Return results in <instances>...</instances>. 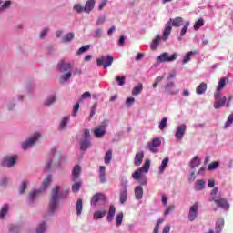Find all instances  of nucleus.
<instances>
[{"instance_id":"f257e3e1","label":"nucleus","mask_w":233,"mask_h":233,"mask_svg":"<svg viewBox=\"0 0 233 233\" xmlns=\"http://www.w3.org/2000/svg\"><path fill=\"white\" fill-rule=\"evenodd\" d=\"M61 199V187L55 186L51 190V198L48 205L49 214H56L59 210V200Z\"/></svg>"},{"instance_id":"f03ea898","label":"nucleus","mask_w":233,"mask_h":233,"mask_svg":"<svg viewBox=\"0 0 233 233\" xmlns=\"http://www.w3.org/2000/svg\"><path fill=\"white\" fill-rule=\"evenodd\" d=\"M50 183H52V175H47L39 189H32L29 192L27 198L29 205H33L34 201L46 190L47 187H50Z\"/></svg>"},{"instance_id":"7ed1b4c3","label":"nucleus","mask_w":233,"mask_h":233,"mask_svg":"<svg viewBox=\"0 0 233 233\" xmlns=\"http://www.w3.org/2000/svg\"><path fill=\"white\" fill-rule=\"evenodd\" d=\"M181 25H183V17L177 16L175 18H170L165 25L163 39H168V35H170V33L172 32V26H174V28H179Z\"/></svg>"},{"instance_id":"20e7f679","label":"nucleus","mask_w":233,"mask_h":233,"mask_svg":"<svg viewBox=\"0 0 233 233\" xmlns=\"http://www.w3.org/2000/svg\"><path fill=\"white\" fill-rule=\"evenodd\" d=\"M18 159L19 157L17 155H7L3 157L1 165L2 167H6L7 168H14Z\"/></svg>"},{"instance_id":"39448f33","label":"nucleus","mask_w":233,"mask_h":233,"mask_svg":"<svg viewBox=\"0 0 233 233\" xmlns=\"http://www.w3.org/2000/svg\"><path fill=\"white\" fill-rule=\"evenodd\" d=\"M39 137H41V134L35 133L30 136L25 141L22 143L23 150H28V148H32L34 145H35L36 141H39Z\"/></svg>"},{"instance_id":"423d86ee","label":"nucleus","mask_w":233,"mask_h":233,"mask_svg":"<svg viewBox=\"0 0 233 233\" xmlns=\"http://www.w3.org/2000/svg\"><path fill=\"white\" fill-rule=\"evenodd\" d=\"M150 170V160H146L144 166L132 174L133 179H139L141 174H147Z\"/></svg>"},{"instance_id":"0eeeda50","label":"nucleus","mask_w":233,"mask_h":233,"mask_svg":"<svg viewBox=\"0 0 233 233\" xmlns=\"http://www.w3.org/2000/svg\"><path fill=\"white\" fill-rule=\"evenodd\" d=\"M161 147V139L159 137L153 138L151 142L147 143V148L153 154L159 152Z\"/></svg>"},{"instance_id":"6e6552de","label":"nucleus","mask_w":233,"mask_h":233,"mask_svg":"<svg viewBox=\"0 0 233 233\" xmlns=\"http://www.w3.org/2000/svg\"><path fill=\"white\" fill-rule=\"evenodd\" d=\"M177 59V54L174 53L170 56V54L165 52L160 54L158 56L159 63H171L172 61H176Z\"/></svg>"},{"instance_id":"1a4fd4ad","label":"nucleus","mask_w":233,"mask_h":233,"mask_svg":"<svg viewBox=\"0 0 233 233\" xmlns=\"http://www.w3.org/2000/svg\"><path fill=\"white\" fill-rule=\"evenodd\" d=\"M114 63V56L112 55H108L106 58L102 56L96 60V64L98 66H104V68L106 69Z\"/></svg>"},{"instance_id":"9d476101","label":"nucleus","mask_w":233,"mask_h":233,"mask_svg":"<svg viewBox=\"0 0 233 233\" xmlns=\"http://www.w3.org/2000/svg\"><path fill=\"white\" fill-rule=\"evenodd\" d=\"M88 149V129H85L84 134L80 137V150L86 152Z\"/></svg>"},{"instance_id":"9b49d317","label":"nucleus","mask_w":233,"mask_h":233,"mask_svg":"<svg viewBox=\"0 0 233 233\" xmlns=\"http://www.w3.org/2000/svg\"><path fill=\"white\" fill-rule=\"evenodd\" d=\"M198 212H199V202H195L189 208L188 219L194 221L198 218Z\"/></svg>"},{"instance_id":"f8f14e48","label":"nucleus","mask_w":233,"mask_h":233,"mask_svg":"<svg viewBox=\"0 0 233 233\" xmlns=\"http://www.w3.org/2000/svg\"><path fill=\"white\" fill-rule=\"evenodd\" d=\"M210 201H214L217 207H220V208H224V210H228L230 208V204L225 198H213Z\"/></svg>"},{"instance_id":"ddd939ff","label":"nucleus","mask_w":233,"mask_h":233,"mask_svg":"<svg viewBox=\"0 0 233 233\" xmlns=\"http://www.w3.org/2000/svg\"><path fill=\"white\" fill-rule=\"evenodd\" d=\"M57 102V96L56 94L48 95L45 100L43 101L44 106H46L49 108V106H52V105H56Z\"/></svg>"},{"instance_id":"4468645a","label":"nucleus","mask_w":233,"mask_h":233,"mask_svg":"<svg viewBox=\"0 0 233 233\" xmlns=\"http://www.w3.org/2000/svg\"><path fill=\"white\" fill-rule=\"evenodd\" d=\"M81 166L79 165H76L73 167L71 173V181L76 182L81 180V178H79L81 177Z\"/></svg>"},{"instance_id":"2eb2a0df","label":"nucleus","mask_w":233,"mask_h":233,"mask_svg":"<svg viewBox=\"0 0 233 233\" xmlns=\"http://www.w3.org/2000/svg\"><path fill=\"white\" fill-rule=\"evenodd\" d=\"M105 201H106V196L103 193H96L91 198L90 203L91 205H97V203H105Z\"/></svg>"},{"instance_id":"dca6fc26","label":"nucleus","mask_w":233,"mask_h":233,"mask_svg":"<svg viewBox=\"0 0 233 233\" xmlns=\"http://www.w3.org/2000/svg\"><path fill=\"white\" fill-rule=\"evenodd\" d=\"M165 91L171 96H176L179 94V89L176 88V84L174 82L167 83L165 86Z\"/></svg>"},{"instance_id":"f3484780","label":"nucleus","mask_w":233,"mask_h":233,"mask_svg":"<svg viewBox=\"0 0 233 233\" xmlns=\"http://www.w3.org/2000/svg\"><path fill=\"white\" fill-rule=\"evenodd\" d=\"M57 68L61 74H66L68 72H72V65L66 62H59L57 65Z\"/></svg>"},{"instance_id":"a211bd4d","label":"nucleus","mask_w":233,"mask_h":233,"mask_svg":"<svg viewBox=\"0 0 233 233\" xmlns=\"http://www.w3.org/2000/svg\"><path fill=\"white\" fill-rule=\"evenodd\" d=\"M186 132H187V125L185 124L180 125L175 133L176 139H177L178 141H181Z\"/></svg>"},{"instance_id":"6ab92c4d","label":"nucleus","mask_w":233,"mask_h":233,"mask_svg":"<svg viewBox=\"0 0 233 233\" xmlns=\"http://www.w3.org/2000/svg\"><path fill=\"white\" fill-rule=\"evenodd\" d=\"M73 10L76 14H83V12H88V1L86 2L85 5L81 4H75L73 6Z\"/></svg>"},{"instance_id":"aec40b11","label":"nucleus","mask_w":233,"mask_h":233,"mask_svg":"<svg viewBox=\"0 0 233 233\" xmlns=\"http://www.w3.org/2000/svg\"><path fill=\"white\" fill-rule=\"evenodd\" d=\"M144 157H145V152L139 151L138 153H137L135 156V161H134L135 167H141Z\"/></svg>"},{"instance_id":"412c9836","label":"nucleus","mask_w":233,"mask_h":233,"mask_svg":"<svg viewBox=\"0 0 233 233\" xmlns=\"http://www.w3.org/2000/svg\"><path fill=\"white\" fill-rule=\"evenodd\" d=\"M225 103H227V96H223L222 98L218 99H215V103L213 105L214 108H216V110H219V108H223V106H225Z\"/></svg>"},{"instance_id":"4be33fe9","label":"nucleus","mask_w":233,"mask_h":233,"mask_svg":"<svg viewBox=\"0 0 233 233\" xmlns=\"http://www.w3.org/2000/svg\"><path fill=\"white\" fill-rule=\"evenodd\" d=\"M68 123H70V116H64L60 121L58 130H66Z\"/></svg>"},{"instance_id":"5701e85b","label":"nucleus","mask_w":233,"mask_h":233,"mask_svg":"<svg viewBox=\"0 0 233 233\" xmlns=\"http://www.w3.org/2000/svg\"><path fill=\"white\" fill-rule=\"evenodd\" d=\"M223 227H225V219L223 218H218L215 226L216 233H220L223 230Z\"/></svg>"},{"instance_id":"b1692460","label":"nucleus","mask_w":233,"mask_h":233,"mask_svg":"<svg viewBox=\"0 0 233 233\" xmlns=\"http://www.w3.org/2000/svg\"><path fill=\"white\" fill-rule=\"evenodd\" d=\"M128 197V191L127 189V186H124V188L119 193V201L122 203V205H125L127 202V198Z\"/></svg>"},{"instance_id":"393cba45","label":"nucleus","mask_w":233,"mask_h":233,"mask_svg":"<svg viewBox=\"0 0 233 233\" xmlns=\"http://www.w3.org/2000/svg\"><path fill=\"white\" fill-rule=\"evenodd\" d=\"M106 214H108L106 209L97 210L94 213L93 218L97 221V219H103Z\"/></svg>"},{"instance_id":"a878e982","label":"nucleus","mask_w":233,"mask_h":233,"mask_svg":"<svg viewBox=\"0 0 233 233\" xmlns=\"http://www.w3.org/2000/svg\"><path fill=\"white\" fill-rule=\"evenodd\" d=\"M114 216H116V206L111 205L109 207V211H108L107 217H106V220L108 221V223H112V221L114 219Z\"/></svg>"},{"instance_id":"bb28decb","label":"nucleus","mask_w":233,"mask_h":233,"mask_svg":"<svg viewBox=\"0 0 233 233\" xmlns=\"http://www.w3.org/2000/svg\"><path fill=\"white\" fill-rule=\"evenodd\" d=\"M46 228H48V225L46 221L40 222L35 228V233H45L46 232Z\"/></svg>"},{"instance_id":"cd10ccee","label":"nucleus","mask_w":233,"mask_h":233,"mask_svg":"<svg viewBox=\"0 0 233 233\" xmlns=\"http://www.w3.org/2000/svg\"><path fill=\"white\" fill-rule=\"evenodd\" d=\"M95 137L101 138L106 134V130L101 126L94 130Z\"/></svg>"},{"instance_id":"c85d7f7f","label":"nucleus","mask_w":233,"mask_h":233,"mask_svg":"<svg viewBox=\"0 0 233 233\" xmlns=\"http://www.w3.org/2000/svg\"><path fill=\"white\" fill-rule=\"evenodd\" d=\"M70 77H72V71H68L67 73H64L59 78V83L61 85H65L67 81H70Z\"/></svg>"},{"instance_id":"c756f323","label":"nucleus","mask_w":233,"mask_h":233,"mask_svg":"<svg viewBox=\"0 0 233 233\" xmlns=\"http://www.w3.org/2000/svg\"><path fill=\"white\" fill-rule=\"evenodd\" d=\"M71 190L74 194H77L79 190H81V187H83V181L76 180V182H73Z\"/></svg>"},{"instance_id":"7c9ffc66","label":"nucleus","mask_w":233,"mask_h":233,"mask_svg":"<svg viewBox=\"0 0 233 233\" xmlns=\"http://www.w3.org/2000/svg\"><path fill=\"white\" fill-rule=\"evenodd\" d=\"M207 88H208L207 83L202 82L196 88V94H198V96H201L202 94H205V92H207Z\"/></svg>"},{"instance_id":"2f4dec72","label":"nucleus","mask_w":233,"mask_h":233,"mask_svg":"<svg viewBox=\"0 0 233 233\" xmlns=\"http://www.w3.org/2000/svg\"><path fill=\"white\" fill-rule=\"evenodd\" d=\"M8 233H21V227L15 225V224H9L7 226Z\"/></svg>"},{"instance_id":"473e14b6","label":"nucleus","mask_w":233,"mask_h":233,"mask_svg":"<svg viewBox=\"0 0 233 233\" xmlns=\"http://www.w3.org/2000/svg\"><path fill=\"white\" fill-rule=\"evenodd\" d=\"M135 198L137 200L143 199V187L141 186L135 187Z\"/></svg>"},{"instance_id":"72a5a7b5","label":"nucleus","mask_w":233,"mask_h":233,"mask_svg":"<svg viewBox=\"0 0 233 233\" xmlns=\"http://www.w3.org/2000/svg\"><path fill=\"white\" fill-rule=\"evenodd\" d=\"M76 212L77 216H80L83 212V200L79 198L76 203Z\"/></svg>"},{"instance_id":"f704fd0d","label":"nucleus","mask_w":233,"mask_h":233,"mask_svg":"<svg viewBox=\"0 0 233 233\" xmlns=\"http://www.w3.org/2000/svg\"><path fill=\"white\" fill-rule=\"evenodd\" d=\"M168 161H170V159L168 157H166L163 159L160 167H159V174H163V172H165V169L167 168V167H168Z\"/></svg>"},{"instance_id":"c9c22d12","label":"nucleus","mask_w":233,"mask_h":233,"mask_svg":"<svg viewBox=\"0 0 233 233\" xmlns=\"http://www.w3.org/2000/svg\"><path fill=\"white\" fill-rule=\"evenodd\" d=\"M206 185H207V182H205L204 180H197L195 183V190L197 191L203 190Z\"/></svg>"},{"instance_id":"e433bc0d","label":"nucleus","mask_w":233,"mask_h":233,"mask_svg":"<svg viewBox=\"0 0 233 233\" xmlns=\"http://www.w3.org/2000/svg\"><path fill=\"white\" fill-rule=\"evenodd\" d=\"M143 92V84L139 83L137 86H136L132 90V96H139Z\"/></svg>"},{"instance_id":"4c0bfd02","label":"nucleus","mask_w":233,"mask_h":233,"mask_svg":"<svg viewBox=\"0 0 233 233\" xmlns=\"http://www.w3.org/2000/svg\"><path fill=\"white\" fill-rule=\"evenodd\" d=\"M10 207L8 206V204H5L1 210H0V219H4V218L6 217V214H8V210H9Z\"/></svg>"},{"instance_id":"58836bf2","label":"nucleus","mask_w":233,"mask_h":233,"mask_svg":"<svg viewBox=\"0 0 233 233\" xmlns=\"http://www.w3.org/2000/svg\"><path fill=\"white\" fill-rule=\"evenodd\" d=\"M74 37V33H67L61 38V43H70Z\"/></svg>"},{"instance_id":"ea45409f","label":"nucleus","mask_w":233,"mask_h":233,"mask_svg":"<svg viewBox=\"0 0 233 233\" xmlns=\"http://www.w3.org/2000/svg\"><path fill=\"white\" fill-rule=\"evenodd\" d=\"M111 161H112V149H109L105 155L104 163L105 165H110Z\"/></svg>"},{"instance_id":"a19ab883","label":"nucleus","mask_w":233,"mask_h":233,"mask_svg":"<svg viewBox=\"0 0 233 233\" xmlns=\"http://www.w3.org/2000/svg\"><path fill=\"white\" fill-rule=\"evenodd\" d=\"M160 41H161V35H158L151 43V50H156V48L159 46Z\"/></svg>"},{"instance_id":"79ce46f5","label":"nucleus","mask_w":233,"mask_h":233,"mask_svg":"<svg viewBox=\"0 0 233 233\" xmlns=\"http://www.w3.org/2000/svg\"><path fill=\"white\" fill-rule=\"evenodd\" d=\"M30 184V181H28L27 179L23 180L20 187H19V194H23L25 192V190H26V187H28V185Z\"/></svg>"},{"instance_id":"37998d69","label":"nucleus","mask_w":233,"mask_h":233,"mask_svg":"<svg viewBox=\"0 0 233 233\" xmlns=\"http://www.w3.org/2000/svg\"><path fill=\"white\" fill-rule=\"evenodd\" d=\"M201 165V162L199 161V157L196 156L190 162V167L196 168L197 167H199Z\"/></svg>"},{"instance_id":"c03bdc74","label":"nucleus","mask_w":233,"mask_h":233,"mask_svg":"<svg viewBox=\"0 0 233 233\" xmlns=\"http://www.w3.org/2000/svg\"><path fill=\"white\" fill-rule=\"evenodd\" d=\"M232 123H233V113H231L228 116V119L226 121V123L224 124L223 126V128L224 130L228 128L229 127L232 126Z\"/></svg>"},{"instance_id":"a18cd8bd","label":"nucleus","mask_w":233,"mask_h":233,"mask_svg":"<svg viewBox=\"0 0 233 233\" xmlns=\"http://www.w3.org/2000/svg\"><path fill=\"white\" fill-rule=\"evenodd\" d=\"M8 183H10V178H8V177H3L0 179V187H2V188H6V187H8Z\"/></svg>"},{"instance_id":"49530a36","label":"nucleus","mask_w":233,"mask_h":233,"mask_svg":"<svg viewBox=\"0 0 233 233\" xmlns=\"http://www.w3.org/2000/svg\"><path fill=\"white\" fill-rule=\"evenodd\" d=\"M11 5V1H5L4 4L2 2V4L0 5V12H5V10H8V8H10Z\"/></svg>"},{"instance_id":"de8ad7c7","label":"nucleus","mask_w":233,"mask_h":233,"mask_svg":"<svg viewBox=\"0 0 233 233\" xmlns=\"http://www.w3.org/2000/svg\"><path fill=\"white\" fill-rule=\"evenodd\" d=\"M7 110H14L15 108V100L8 99L5 101Z\"/></svg>"},{"instance_id":"09e8293b","label":"nucleus","mask_w":233,"mask_h":233,"mask_svg":"<svg viewBox=\"0 0 233 233\" xmlns=\"http://www.w3.org/2000/svg\"><path fill=\"white\" fill-rule=\"evenodd\" d=\"M205 25V20L203 18L198 19L197 22L194 24V30L198 31L201 26Z\"/></svg>"},{"instance_id":"8fccbe9b","label":"nucleus","mask_w":233,"mask_h":233,"mask_svg":"<svg viewBox=\"0 0 233 233\" xmlns=\"http://www.w3.org/2000/svg\"><path fill=\"white\" fill-rule=\"evenodd\" d=\"M188 26H190V21H187L185 23V25H183V27L180 31L181 37H183V35H185V34H187V32L188 31Z\"/></svg>"},{"instance_id":"3c124183","label":"nucleus","mask_w":233,"mask_h":233,"mask_svg":"<svg viewBox=\"0 0 233 233\" xmlns=\"http://www.w3.org/2000/svg\"><path fill=\"white\" fill-rule=\"evenodd\" d=\"M194 54H196V51H190L187 53V55L184 56L183 64L186 65V63H188V61H190V57H192Z\"/></svg>"},{"instance_id":"603ef678","label":"nucleus","mask_w":233,"mask_h":233,"mask_svg":"<svg viewBox=\"0 0 233 233\" xmlns=\"http://www.w3.org/2000/svg\"><path fill=\"white\" fill-rule=\"evenodd\" d=\"M88 99V91L85 92L79 98L78 102L79 105H83L85 101Z\"/></svg>"},{"instance_id":"864d4df0","label":"nucleus","mask_w":233,"mask_h":233,"mask_svg":"<svg viewBox=\"0 0 233 233\" xmlns=\"http://www.w3.org/2000/svg\"><path fill=\"white\" fill-rule=\"evenodd\" d=\"M123 223V212L118 213L116 217V227H119Z\"/></svg>"},{"instance_id":"5fc2aeb1","label":"nucleus","mask_w":233,"mask_h":233,"mask_svg":"<svg viewBox=\"0 0 233 233\" xmlns=\"http://www.w3.org/2000/svg\"><path fill=\"white\" fill-rule=\"evenodd\" d=\"M163 79H165V76H157L155 79V82L153 83V88H157V86H159V83H161Z\"/></svg>"},{"instance_id":"6e6d98bb","label":"nucleus","mask_w":233,"mask_h":233,"mask_svg":"<svg viewBox=\"0 0 233 233\" xmlns=\"http://www.w3.org/2000/svg\"><path fill=\"white\" fill-rule=\"evenodd\" d=\"M225 85H227V79L221 78L217 88L218 90H223L225 88Z\"/></svg>"},{"instance_id":"4d7b16f0","label":"nucleus","mask_w":233,"mask_h":233,"mask_svg":"<svg viewBox=\"0 0 233 233\" xmlns=\"http://www.w3.org/2000/svg\"><path fill=\"white\" fill-rule=\"evenodd\" d=\"M218 167H219V162H212L208 166V170H216V168H218Z\"/></svg>"},{"instance_id":"13d9d810","label":"nucleus","mask_w":233,"mask_h":233,"mask_svg":"<svg viewBox=\"0 0 233 233\" xmlns=\"http://www.w3.org/2000/svg\"><path fill=\"white\" fill-rule=\"evenodd\" d=\"M136 101V98H134L133 96L127 97L126 100V105L128 108H130V106H132V105H134Z\"/></svg>"},{"instance_id":"bf43d9fd","label":"nucleus","mask_w":233,"mask_h":233,"mask_svg":"<svg viewBox=\"0 0 233 233\" xmlns=\"http://www.w3.org/2000/svg\"><path fill=\"white\" fill-rule=\"evenodd\" d=\"M167 117L162 118V120L159 123V129L165 130V128L167 127Z\"/></svg>"},{"instance_id":"052dcab7","label":"nucleus","mask_w":233,"mask_h":233,"mask_svg":"<svg viewBox=\"0 0 233 233\" xmlns=\"http://www.w3.org/2000/svg\"><path fill=\"white\" fill-rule=\"evenodd\" d=\"M79 106H81V104L76 103L73 107V112H72L73 117H76V116H77V112H79Z\"/></svg>"},{"instance_id":"680f3d73","label":"nucleus","mask_w":233,"mask_h":233,"mask_svg":"<svg viewBox=\"0 0 233 233\" xmlns=\"http://www.w3.org/2000/svg\"><path fill=\"white\" fill-rule=\"evenodd\" d=\"M136 181H138L140 185H146L147 184V177L143 176V174L140 175L138 179H135Z\"/></svg>"},{"instance_id":"e2e57ef3","label":"nucleus","mask_w":233,"mask_h":233,"mask_svg":"<svg viewBox=\"0 0 233 233\" xmlns=\"http://www.w3.org/2000/svg\"><path fill=\"white\" fill-rule=\"evenodd\" d=\"M87 50H88V45L84 46L78 49L76 56H81V54H85V52H86Z\"/></svg>"},{"instance_id":"0e129e2a","label":"nucleus","mask_w":233,"mask_h":233,"mask_svg":"<svg viewBox=\"0 0 233 233\" xmlns=\"http://www.w3.org/2000/svg\"><path fill=\"white\" fill-rule=\"evenodd\" d=\"M97 110V103H95L92 107H91V111H90V117H94V116H96V111Z\"/></svg>"},{"instance_id":"69168bd1","label":"nucleus","mask_w":233,"mask_h":233,"mask_svg":"<svg viewBox=\"0 0 233 233\" xmlns=\"http://www.w3.org/2000/svg\"><path fill=\"white\" fill-rule=\"evenodd\" d=\"M50 29L48 28H44L41 33H40V39H45V37H46V35L48 34Z\"/></svg>"},{"instance_id":"338daca9","label":"nucleus","mask_w":233,"mask_h":233,"mask_svg":"<svg viewBox=\"0 0 233 233\" xmlns=\"http://www.w3.org/2000/svg\"><path fill=\"white\" fill-rule=\"evenodd\" d=\"M94 6H96V0H88V12L94 10Z\"/></svg>"},{"instance_id":"774afa93","label":"nucleus","mask_w":233,"mask_h":233,"mask_svg":"<svg viewBox=\"0 0 233 233\" xmlns=\"http://www.w3.org/2000/svg\"><path fill=\"white\" fill-rule=\"evenodd\" d=\"M116 81L119 86H123L125 85V76H117Z\"/></svg>"}]
</instances>
